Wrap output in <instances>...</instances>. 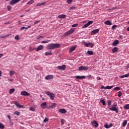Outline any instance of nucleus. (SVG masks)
<instances>
[{
	"instance_id": "nucleus-1",
	"label": "nucleus",
	"mask_w": 129,
	"mask_h": 129,
	"mask_svg": "<svg viewBox=\"0 0 129 129\" xmlns=\"http://www.w3.org/2000/svg\"><path fill=\"white\" fill-rule=\"evenodd\" d=\"M60 45L59 43H51L47 45L46 49L48 50H54L57 48H59Z\"/></svg>"
},
{
	"instance_id": "nucleus-2",
	"label": "nucleus",
	"mask_w": 129,
	"mask_h": 129,
	"mask_svg": "<svg viewBox=\"0 0 129 129\" xmlns=\"http://www.w3.org/2000/svg\"><path fill=\"white\" fill-rule=\"evenodd\" d=\"M109 109L115 111L116 113H118V106H117V104L112 105V107L109 108Z\"/></svg>"
},
{
	"instance_id": "nucleus-3",
	"label": "nucleus",
	"mask_w": 129,
	"mask_h": 129,
	"mask_svg": "<svg viewBox=\"0 0 129 129\" xmlns=\"http://www.w3.org/2000/svg\"><path fill=\"white\" fill-rule=\"evenodd\" d=\"M75 31V29H74V28H72L71 29V30L64 33L63 35L65 37H66V36H69V35H71V34H73Z\"/></svg>"
},
{
	"instance_id": "nucleus-4",
	"label": "nucleus",
	"mask_w": 129,
	"mask_h": 129,
	"mask_svg": "<svg viewBox=\"0 0 129 129\" xmlns=\"http://www.w3.org/2000/svg\"><path fill=\"white\" fill-rule=\"evenodd\" d=\"M45 93L47 94V95H48V96H49L51 100H54V97H55V95L53 93H51L49 91H45Z\"/></svg>"
},
{
	"instance_id": "nucleus-5",
	"label": "nucleus",
	"mask_w": 129,
	"mask_h": 129,
	"mask_svg": "<svg viewBox=\"0 0 129 129\" xmlns=\"http://www.w3.org/2000/svg\"><path fill=\"white\" fill-rule=\"evenodd\" d=\"M89 69V68L88 67H84V66H81L78 69L79 71H87Z\"/></svg>"
},
{
	"instance_id": "nucleus-6",
	"label": "nucleus",
	"mask_w": 129,
	"mask_h": 129,
	"mask_svg": "<svg viewBox=\"0 0 129 129\" xmlns=\"http://www.w3.org/2000/svg\"><path fill=\"white\" fill-rule=\"evenodd\" d=\"M92 126L94 127H98V123L96 120H93L92 122H91Z\"/></svg>"
},
{
	"instance_id": "nucleus-7",
	"label": "nucleus",
	"mask_w": 129,
	"mask_h": 129,
	"mask_svg": "<svg viewBox=\"0 0 129 129\" xmlns=\"http://www.w3.org/2000/svg\"><path fill=\"white\" fill-rule=\"evenodd\" d=\"M14 104H15L16 106L18 107V108H24V106L20 104L17 101H14Z\"/></svg>"
},
{
	"instance_id": "nucleus-8",
	"label": "nucleus",
	"mask_w": 129,
	"mask_h": 129,
	"mask_svg": "<svg viewBox=\"0 0 129 129\" xmlns=\"http://www.w3.org/2000/svg\"><path fill=\"white\" fill-rule=\"evenodd\" d=\"M21 95L23 96H30V93L25 91H22L21 92Z\"/></svg>"
},
{
	"instance_id": "nucleus-9",
	"label": "nucleus",
	"mask_w": 129,
	"mask_h": 129,
	"mask_svg": "<svg viewBox=\"0 0 129 129\" xmlns=\"http://www.w3.org/2000/svg\"><path fill=\"white\" fill-rule=\"evenodd\" d=\"M19 2H21V0H12L10 4L12 6H14V5H16V4H18Z\"/></svg>"
},
{
	"instance_id": "nucleus-10",
	"label": "nucleus",
	"mask_w": 129,
	"mask_h": 129,
	"mask_svg": "<svg viewBox=\"0 0 129 129\" xmlns=\"http://www.w3.org/2000/svg\"><path fill=\"white\" fill-rule=\"evenodd\" d=\"M84 45H85L86 47H91V48H92L94 46V44L91 42L85 43Z\"/></svg>"
},
{
	"instance_id": "nucleus-11",
	"label": "nucleus",
	"mask_w": 129,
	"mask_h": 129,
	"mask_svg": "<svg viewBox=\"0 0 129 129\" xmlns=\"http://www.w3.org/2000/svg\"><path fill=\"white\" fill-rule=\"evenodd\" d=\"M53 78H54V77L52 75H49L45 78V79H46V80H51L53 79Z\"/></svg>"
},
{
	"instance_id": "nucleus-12",
	"label": "nucleus",
	"mask_w": 129,
	"mask_h": 129,
	"mask_svg": "<svg viewBox=\"0 0 129 129\" xmlns=\"http://www.w3.org/2000/svg\"><path fill=\"white\" fill-rule=\"evenodd\" d=\"M59 70H65L66 69V65L63 64L62 66H58L57 67Z\"/></svg>"
},
{
	"instance_id": "nucleus-13",
	"label": "nucleus",
	"mask_w": 129,
	"mask_h": 129,
	"mask_svg": "<svg viewBox=\"0 0 129 129\" xmlns=\"http://www.w3.org/2000/svg\"><path fill=\"white\" fill-rule=\"evenodd\" d=\"M59 112L60 113H62V114H64L67 112V111L65 109H60L58 110Z\"/></svg>"
},
{
	"instance_id": "nucleus-14",
	"label": "nucleus",
	"mask_w": 129,
	"mask_h": 129,
	"mask_svg": "<svg viewBox=\"0 0 129 129\" xmlns=\"http://www.w3.org/2000/svg\"><path fill=\"white\" fill-rule=\"evenodd\" d=\"M76 79H85V76H77L75 77Z\"/></svg>"
},
{
	"instance_id": "nucleus-15",
	"label": "nucleus",
	"mask_w": 129,
	"mask_h": 129,
	"mask_svg": "<svg viewBox=\"0 0 129 129\" xmlns=\"http://www.w3.org/2000/svg\"><path fill=\"white\" fill-rule=\"evenodd\" d=\"M41 107H42V108H46L47 107V102H44L43 103H42L41 105Z\"/></svg>"
},
{
	"instance_id": "nucleus-16",
	"label": "nucleus",
	"mask_w": 129,
	"mask_h": 129,
	"mask_svg": "<svg viewBox=\"0 0 129 129\" xmlns=\"http://www.w3.org/2000/svg\"><path fill=\"white\" fill-rule=\"evenodd\" d=\"M99 32V29H95L94 30H93L91 32V35H95V34H97Z\"/></svg>"
},
{
	"instance_id": "nucleus-17",
	"label": "nucleus",
	"mask_w": 129,
	"mask_h": 129,
	"mask_svg": "<svg viewBox=\"0 0 129 129\" xmlns=\"http://www.w3.org/2000/svg\"><path fill=\"white\" fill-rule=\"evenodd\" d=\"M43 49H44V46L43 45H39L37 48L36 49V51H40L41 50H43Z\"/></svg>"
},
{
	"instance_id": "nucleus-18",
	"label": "nucleus",
	"mask_w": 129,
	"mask_h": 129,
	"mask_svg": "<svg viewBox=\"0 0 129 129\" xmlns=\"http://www.w3.org/2000/svg\"><path fill=\"white\" fill-rule=\"evenodd\" d=\"M118 44H119V41L118 40H115L112 43V46H116Z\"/></svg>"
},
{
	"instance_id": "nucleus-19",
	"label": "nucleus",
	"mask_w": 129,
	"mask_h": 129,
	"mask_svg": "<svg viewBox=\"0 0 129 129\" xmlns=\"http://www.w3.org/2000/svg\"><path fill=\"white\" fill-rule=\"evenodd\" d=\"M105 25H107L108 26H111L112 25V23L110 22L109 21H106L104 22Z\"/></svg>"
},
{
	"instance_id": "nucleus-20",
	"label": "nucleus",
	"mask_w": 129,
	"mask_h": 129,
	"mask_svg": "<svg viewBox=\"0 0 129 129\" xmlns=\"http://www.w3.org/2000/svg\"><path fill=\"white\" fill-rule=\"evenodd\" d=\"M55 107H56V103H53L51 105L49 106V108L53 109V108H55Z\"/></svg>"
},
{
	"instance_id": "nucleus-21",
	"label": "nucleus",
	"mask_w": 129,
	"mask_h": 129,
	"mask_svg": "<svg viewBox=\"0 0 129 129\" xmlns=\"http://www.w3.org/2000/svg\"><path fill=\"white\" fill-rule=\"evenodd\" d=\"M117 51H118V47H114L112 50V51L113 53H115V52H117Z\"/></svg>"
},
{
	"instance_id": "nucleus-22",
	"label": "nucleus",
	"mask_w": 129,
	"mask_h": 129,
	"mask_svg": "<svg viewBox=\"0 0 129 129\" xmlns=\"http://www.w3.org/2000/svg\"><path fill=\"white\" fill-rule=\"evenodd\" d=\"M59 19H65L66 18V15H60L58 16Z\"/></svg>"
},
{
	"instance_id": "nucleus-23",
	"label": "nucleus",
	"mask_w": 129,
	"mask_h": 129,
	"mask_svg": "<svg viewBox=\"0 0 129 129\" xmlns=\"http://www.w3.org/2000/svg\"><path fill=\"white\" fill-rule=\"evenodd\" d=\"M127 123V120H124L123 123H122V126H123V127H124V126L126 125Z\"/></svg>"
},
{
	"instance_id": "nucleus-24",
	"label": "nucleus",
	"mask_w": 129,
	"mask_h": 129,
	"mask_svg": "<svg viewBox=\"0 0 129 129\" xmlns=\"http://www.w3.org/2000/svg\"><path fill=\"white\" fill-rule=\"evenodd\" d=\"M29 28H31V26H29L27 27H23L21 28V31H23V30H28V29H29Z\"/></svg>"
},
{
	"instance_id": "nucleus-25",
	"label": "nucleus",
	"mask_w": 129,
	"mask_h": 129,
	"mask_svg": "<svg viewBox=\"0 0 129 129\" xmlns=\"http://www.w3.org/2000/svg\"><path fill=\"white\" fill-rule=\"evenodd\" d=\"M44 5H46V2H44L42 3L37 4L36 5V7H40V6H44Z\"/></svg>"
},
{
	"instance_id": "nucleus-26",
	"label": "nucleus",
	"mask_w": 129,
	"mask_h": 129,
	"mask_svg": "<svg viewBox=\"0 0 129 129\" xmlns=\"http://www.w3.org/2000/svg\"><path fill=\"white\" fill-rule=\"evenodd\" d=\"M75 49H76V46H73L72 48H71L70 49V52H73V51H74V50H75Z\"/></svg>"
},
{
	"instance_id": "nucleus-27",
	"label": "nucleus",
	"mask_w": 129,
	"mask_h": 129,
	"mask_svg": "<svg viewBox=\"0 0 129 129\" xmlns=\"http://www.w3.org/2000/svg\"><path fill=\"white\" fill-rule=\"evenodd\" d=\"M53 54L51 51L49 52H45V55L46 56H51Z\"/></svg>"
},
{
	"instance_id": "nucleus-28",
	"label": "nucleus",
	"mask_w": 129,
	"mask_h": 129,
	"mask_svg": "<svg viewBox=\"0 0 129 129\" xmlns=\"http://www.w3.org/2000/svg\"><path fill=\"white\" fill-rule=\"evenodd\" d=\"M100 102H101V103H102L103 105H106L105 104V101L104 100V99H101L100 100Z\"/></svg>"
},
{
	"instance_id": "nucleus-29",
	"label": "nucleus",
	"mask_w": 129,
	"mask_h": 129,
	"mask_svg": "<svg viewBox=\"0 0 129 129\" xmlns=\"http://www.w3.org/2000/svg\"><path fill=\"white\" fill-rule=\"evenodd\" d=\"M34 0H30V1L28 2V3H27V5H32L34 4Z\"/></svg>"
},
{
	"instance_id": "nucleus-30",
	"label": "nucleus",
	"mask_w": 129,
	"mask_h": 129,
	"mask_svg": "<svg viewBox=\"0 0 129 129\" xmlns=\"http://www.w3.org/2000/svg\"><path fill=\"white\" fill-rule=\"evenodd\" d=\"M15 92V89H11L9 91L10 94H13Z\"/></svg>"
},
{
	"instance_id": "nucleus-31",
	"label": "nucleus",
	"mask_w": 129,
	"mask_h": 129,
	"mask_svg": "<svg viewBox=\"0 0 129 129\" xmlns=\"http://www.w3.org/2000/svg\"><path fill=\"white\" fill-rule=\"evenodd\" d=\"M10 34H7L6 35L3 36H0V38L4 39H6V38H8V37H10Z\"/></svg>"
},
{
	"instance_id": "nucleus-32",
	"label": "nucleus",
	"mask_w": 129,
	"mask_h": 129,
	"mask_svg": "<svg viewBox=\"0 0 129 129\" xmlns=\"http://www.w3.org/2000/svg\"><path fill=\"white\" fill-rule=\"evenodd\" d=\"M129 76V73L125 74V75L121 76H120V78H123L124 77H128Z\"/></svg>"
},
{
	"instance_id": "nucleus-33",
	"label": "nucleus",
	"mask_w": 129,
	"mask_h": 129,
	"mask_svg": "<svg viewBox=\"0 0 129 129\" xmlns=\"http://www.w3.org/2000/svg\"><path fill=\"white\" fill-rule=\"evenodd\" d=\"M16 73L14 71H11L10 72V76H13V75H14Z\"/></svg>"
},
{
	"instance_id": "nucleus-34",
	"label": "nucleus",
	"mask_w": 129,
	"mask_h": 129,
	"mask_svg": "<svg viewBox=\"0 0 129 129\" xmlns=\"http://www.w3.org/2000/svg\"><path fill=\"white\" fill-rule=\"evenodd\" d=\"M123 108H124V109H129V104L124 105Z\"/></svg>"
},
{
	"instance_id": "nucleus-35",
	"label": "nucleus",
	"mask_w": 129,
	"mask_h": 129,
	"mask_svg": "<svg viewBox=\"0 0 129 129\" xmlns=\"http://www.w3.org/2000/svg\"><path fill=\"white\" fill-rule=\"evenodd\" d=\"M88 55H93V52L92 51L88 50L87 51Z\"/></svg>"
},
{
	"instance_id": "nucleus-36",
	"label": "nucleus",
	"mask_w": 129,
	"mask_h": 129,
	"mask_svg": "<svg viewBox=\"0 0 129 129\" xmlns=\"http://www.w3.org/2000/svg\"><path fill=\"white\" fill-rule=\"evenodd\" d=\"M113 87V86H107L106 87H105V89H111V88H112Z\"/></svg>"
},
{
	"instance_id": "nucleus-37",
	"label": "nucleus",
	"mask_w": 129,
	"mask_h": 129,
	"mask_svg": "<svg viewBox=\"0 0 129 129\" xmlns=\"http://www.w3.org/2000/svg\"><path fill=\"white\" fill-rule=\"evenodd\" d=\"M14 114H16V115H20L21 114V112H19L18 111H16L14 113Z\"/></svg>"
},
{
	"instance_id": "nucleus-38",
	"label": "nucleus",
	"mask_w": 129,
	"mask_h": 129,
	"mask_svg": "<svg viewBox=\"0 0 129 129\" xmlns=\"http://www.w3.org/2000/svg\"><path fill=\"white\" fill-rule=\"evenodd\" d=\"M49 42H51V40H45L42 41L41 43L42 44H46V43H49Z\"/></svg>"
},
{
	"instance_id": "nucleus-39",
	"label": "nucleus",
	"mask_w": 129,
	"mask_h": 129,
	"mask_svg": "<svg viewBox=\"0 0 129 129\" xmlns=\"http://www.w3.org/2000/svg\"><path fill=\"white\" fill-rule=\"evenodd\" d=\"M0 128L1 129L5 128V125H4L2 123H0Z\"/></svg>"
},
{
	"instance_id": "nucleus-40",
	"label": "nucleus",
	"mask_w": 129,
	"mask_h": 129,
	"mask_svg": "<svg viewBox=\"0 0 129 129\" xmlns=\"http://www.w3.org/2000/svg\"><path fill=\"white\" fill-rule=\"evenodd\" d=\"M108 103V106H110L111 105V100H108L107 101Z\"/></svg>"
},
{
	"instance_id": "nucleus-41",
	"label": "nucleus",
	"mask_w": 129,
	"mask_h": 129,
	"mask_svg": "<svg viewBox=\"0 0 129 129\" xmlns=\"http://www.w3.org/2000/svg\"><path fill=\"white\" fill-rule=\"evenodd\" d=\"M60 120L61 122V125H63V124L65 123V120H64V119H61Z\"/></svg>"
},
{
	"instance_id": "nucleus-42",
	"label": "nucleus",
	"mask_w": 129,
	"mask_h": 129,
	"mask_svg": "<svg viewBox=\"0 0 129 129\" xmlns=\"http://www.w3.org/2000/svg\"><path fill=\"white\" fill-rule=\"evenodd\" d=\"M89 26V25L88 24V23L85 24L83 27V29H84V28H87V27Z\"/></svg>"
},
{
	"instance_id": "nucleus-43",
	"label": "nucleus",
	"mask_w": 129,
	"mask_h": 129,
	"mask_svg": "<svg viewBox=\"0 0 129 129\" xmlns=\"http://www.w3.org/2000/svg\"><path fill=\"white\" fill-rule=\"evenodd\" d=\"M44 38V36H38L37 37V40H40V39H42Z\"/></svg>"
},
{
	"instance_id": "nucleus-44",
	"label": "nucleus",
	"mask_w": 129,
	"mask_h": 129,
	"mask_svg": "<svg viewBox=\"0 0 129 129\" xmlns=\"http://www.w3.org/2000/svg\"><path fill=\"white\" fill-rule=\"evenodd\" d=\"M34 50H35V48L32 47V46H30V47H29V51H30V52H32V51H34Z\"/></svg>"
},
{
	"instance_id": "nucleus-45",
	"label": "nucleus",
	"mask_w": 129,
	"mask_h": 129,
	"mask_svg": "<svg viewBox=\"0 0 129 129\" xmlns=\"http://www.w3.org/2000/svg\"><path fill=\"white\" fill-rule=\"evenodd\" d=\"M104 127H105V128H109L110 126L108 124H106L104 125Z\"/></svg>"
},
{
	"instance_id": "nucleus-46",
	"label": "nucleus",
	"mask_w": 129,
	"mask_h": 129,
	"mask_svg": "<svg viewBox=\"0 0 129 129\" xmlns=\"http://www.w3.org/2000/svg\"><path fill=\"white\" fill-rule=\"evenodd\" d=\"M93 21H88V22L87 23L88 25H89V26H90V25H91L92 24H93Z\"/></svg>"
},
{
	"instance_id": "nucleus-47",
	"label": "nucleus",
	"mask_w": 129,
	"mask_h": 129,
	"mask_svg": "<svg viewBox=\"0 0 129 129\" xmlns=\"http://www.w3.org/2000/svg\"><path fill=\"white\" fill-rule=\"evenodd\" d=\"M113 90H120V88L116 87L113 89Z\"/></svg>"
},
{
	"instance_id": "nucleus-48",
	"label": "nucleus",
	"mask_w": 129,
	"mask_h": 129,
	"mask_svg": "<svg viewBox=\"0 0 129 129\" xmlns=\"http://www.w3.org/2000/svg\"><path fill=\"white\" fill-rule=\"evenodd\" d=\"M121 95H122V93H121L120 91H119L118 94V97H120V96H121Z\"/></svg>"
},
{
	"instance_id": "nucleus-49",
	"label": "nucleus",
	"mask_w": 129,
	"mask_h": 129,
	"mask_svg": "<svg viewBox=\"0 0 129 129\" xmlns=\"http://www.w3.org/2000/svg\"><path fill=\"white\" fill-rule=\"evenodd\" d=\"M30 110H31V111H35V108L33 107H31L30 108Z\"/></svg>"
},
{
	"instance_id": "nucleus-50",
	"label": "nucleus",
	"mask_w": 129,
	"mask_h": 129,
	"mask_svg": "<svg viewBox=\"0 0 129 129\" xmlns=\"http://www.w3.org/2000/svg\"><path fill=\"white\" fill-rule=\"evenodd\" d=\"M78 26V24L76 23L72 26V28H75V27H77Z\"/></svg>"
},
{
	"instance_id": "nucleus-51",
	"label": "nucleus",
	"mask_w": 129,
	"mask_h": 129,
	"mask_svg": "<svg viewBox=\"0 0 129 129\" xmlns=\"http://www.w3.org/2000/svg\"><path fill=\"white\" fill-rule=\"evenodd\" d=\"M7 8L8 11H11L12 10V7H11L10 6H8Z\"/></svg>"
},
{
	"instance_id": "nucleus-52",
	"label": "nucleus",
	"mask_w": 129,
	"mask_h": 129,
	"mask_svg": "<svg viewBox=\"0 0 129 129\" xmlns=\"http://www.w3.org/2000/svg\"><path fill=\"white\" fill-rule=\"evenodd\" d=\"M15 40H20V38H19V35H16L15 37Z\"/></svg>"
},
{
	"instance_id": "nucleus-53",
	"label": "nucleus",
	"mask_w": 129,
	"mask_h": 129,
	"mask_svg": "<svg viewBox=\"0 0 129 129\" xmlns=\"http://www.w3.org/2000/svg\"><path fill=\"white\" fill-rule=\"evenodd\" d=\"M73 1V0H68L67 3H68V4H70L72 3Z\"/></svg>"
},
{
	"instance_id": "nucleus-54",
	"label": "nucleus",
	"mask_w": 129,
	"mask_h": 129,
	"mask_svg": "<svg viewBox=\"0 0 129 129\" xmlns=\"http://www.w3.org/2000/svg\"><path fill=\"white\" fill-rule=\"evenodd\" d=\"M116 27H117L116 25H113L112 27V30H114V29H115V28H116Z\"/></svg>"
},
{
	"instance_id": "nucleus-55",
	"label": "nucleus",
	"mask_w": 129,
	"mask_h": 129,
	"mask_svg": "<svg viewBox=\"0 0 129 129\" xmlns=\"http://www.w3.org/2000/svg\"><path fill=\"white\" fill-rule=\"evenodd\" d=\"M48 120H49V119H48L47 118H45L44 119L43 121H44V122H46V121H48Z\"/></svg>"
},
{
	"instance_id": "nucleus-56",
	"label": "nucleus",
	"mask_w": 129,
	"mask_h": 129,
	"mask_svg": "<svg viewBox=\"0 0 129 129\" xmlns=\"http://www.w3.org/2000/svg\"><path fill=\"white\" fill-rule=\"evenodd\" d=\"M75 9H76V8L75 7H72L70 8V10H75Z\"/></svg>"
},
{
	"instance_id": "nucleus-57",
	"label": "nucleus",
	"mask_w": 129,
	"mask_h": 129,
	"mask_svg": "<svg viewBox=\"0 0 129 129\" xmlns=\"http://www.w3.org/2000/svg\"><path fill=\"white\" fill-rule=\"evenodd\" d=\"M8 80L9 81H11V82H13L14 81V79H9Z\"/></svg>"
},
{
	"instance_id": "nucleus-58",
	"label": "nucleus",
	"mask_w": 129,
	"mask_h": 129,
	"mask_svg": "<svg viewBox=\"0 0 129 129\" xmlns=\"http://www.w3.org/2000/svg\"><path fill=\"white\" fill-rule=\"evenodd\" d=\"M40 22V21L38 20V21H36L34 22V24H38V23Z\"/></svg>"
},
{
	"instance_id": "nucleus-59",
	"label": "nucleus",
	"mask_w": 129,
	"mask_h": 129,
	"mask_svg": "<svg viewBox=\"0 0 129 129\" xmlns=\"http://www.w3.org/2000/svg\"><path fill=\"white\" fill-rule=\"evenodd\" d=\"M101 88V89H105V87H104V86H102Z\"/></svg>"
},
{
	"instance_id": "nucleus-60",
	"label": "nucleus",
	"mask_w": 129,
	"mask_h": 129,
	"mask_svg": "<svg viewBox=\"0 0 129 129\" xmlns=\"http://www.w3.org/2000/svg\"><path fill=\"white\" fill-rule=\"evenodd\" d=\"M101 78H100V77H97V80H101Z\"/></svg>"
},
{
	"instance_id": "nucleus-61",
	"label": "nucleus",
	"mask_w": 129,
	"mask_h": 129,
	"mask_svg": "<svg viewBox=\"0 0 129 129\" xmlns=\"http://www.w3.org/2000/svg\"><path fill=\"white\" fill-rule=\"evenodd\" d=\"M88 78H92V76L91 75H89L88 76Z\"/></svg>"
},
{
	"instance_id": "nucleus-62",
	"label": "nucleus",
	"mask_w": 129,
	"mask_h": 129,
	"mask_svg": "<svg viewBox=\"0 0 129 129\" xmlns=\"http://www.w3.org/2000/svg\"><path fill=\"white\" fill-rule=\"evenodd\" d=\"M8 117L11 120V116H10V115H8Z\"/></svg>"
},
{
	"instance_id": "nucleus-63",
	"label": "nucleus",
	"mask_w": 129,
	"mask_h": 129,
	"mask_svg": "<svg viewBox=\"0 0 129 129\" xmlns=\"http://www.w3.org/2000/svg\"><path fill=\"white\" fill-rule=\"evenodd\" d=\"M2 56H4V54H0V58H1Z\"/></svg>"
},
{
	"instance_id": "nucleus-64",
	"label": "nucleus",
	"mask_w": 129,
	"mask_h": 129,
	"mask_svg": "<svg viewBox=\"0 0 129 129\" xmlns=\"http://www.w3.org/2000/svg\"><path fill=\"white\" fill-rule=\"evenodd\" d=\"M109 125L110 127H111V126H112V124L110 123Z\"/></svg>"
}]
</instances>
